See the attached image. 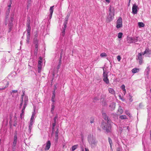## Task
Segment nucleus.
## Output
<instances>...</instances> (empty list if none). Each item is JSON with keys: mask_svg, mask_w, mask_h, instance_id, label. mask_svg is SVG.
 Instances as JSON below:
<instances>
[{"mask_svg": "<svg viewBox=\"0 0 151 151\" xmlns=\"http://www.w3.org/2000/svg\"><path fill=\"white\" fill-rule=\"evenodd\" d=\"M88 140L92 148H94L96 146L98 141L93 135H89L88 137Z\"/></svg>", "mask_w": 151, "mask_h": 151, "instance_id": "obj_1", "label": "nucleus"}, {"mask_svg": "<svg viewBox=\"0 0 151 151\" xmlns=\"http://www.w3.org/2000/svg\"><path fill=\"white\" fill-rule=\"evenodd\" d=\"M101 128L107 132H110L111 129V124L110 122L108 121L107 123L102 122L101 125Z\"/></svg>", "mask_w": 151, "mask_h": 151, "instance_id": "obj_2", "label": "nucleus"}, {"mask_svg": "<svg viewBox=\"0 0 151 151\" xmlns=\"http://www.w3.org/2000/svg\"><path fill=\"white\" fill-rule=\"evenodd\" d=\"M28 97L27 96H25L24 98V105L23 108L22 110V113L20 115V117L21 119H22L23 118L24 116V111L25 109V108L26 106L27 103L28 102Z\"/></svg>", "mask_w": 151, "mask_h": 151, "instance_id": "obj_3", "label": "nucleus"}, {"mask_svg": "<svg viewBox=\"0 0 151 151\" xmlns=\"http://www.w3.org/2000/svg\"><path fill=\"white\" fill-rule=\"evenodd\" d=\"M103 79L104 81L107 84L109 83V80L108 78V73L104 70V68H103Z\"/></svg>", "mask_w": 151, "mask_h": 151, "instance_id": "obj_4", "label": "nucleus"}, {"mask_svg": "<svg viewBox=\"0 0 151 151\" xmlns=\"http://www.w3.org/2000/svg\"><path fill=\"white\" fill-rule=\"evenodd\" d=\"M116 24V27L117 29L120 28L122 27V19L121 17L119 18L117 21Z\"/></svg>", "mask_w": 151, "mask_h": 151, "instance_id": "obj_5", "label": "nucleus"}, {"mask_svg": "<svg viewBox=\"0 0 151 151\" xmlns=\"http://www.w3.org/2000/svg\"><path fill=\"white\" fill-rule=\"evenodd\" d=\"M30 18L29 17L28 18L27 23V34L30 35V31L31 30V27H30Z\"/></svg>", "mask_w": 151, "mask_h": 151, "instance_id": "obj_6", "label": "nucleus"}, {"mask_svg": "<svg viewBox=\"0 0 151 151\" xmlns=\"http://www.w3.org/2000/svg\"><path fill=\"white\" fill-rule=\"evenodd\" d=\"M111 6L110 7L109 10V12H110L109 15L108 17L109 18H110L109 19V21H110L112 20L113 19L114 16V11L111 10Z\"/></svg>", "mask_w": 151, "mask_h": 151, "instance_id": "obj_7", "label": "nucleus"}, {"mask_svg": "<svg viewBox=\"0 0 151 151\" xmlns=\"http://www.w3.org/2000/svg\"><path fill=\"white\" fill-rule=\"evenodd\" d=\"M136 59L138 60L139 64L141 65L143 62L142 57L141 53H139L138 54Z\"/></svg>", "mask_w": 151, "mask_h": 151, "instance_id": "obj_8", "label": "nucleus"}, {"mask_svg": "<svg viewBox=\"0 0 151 151\" xmlns=\"http://www.w3.org/2000/svg\"><path fill=\"white\" fill-rule=\"evenodd\" d=\"M116 103L114 102H112L110 103L109 106V109L111 111H113L115 108Z\"/></svg>", "mask_w": 151, "mask_h": 151, "instance_id": "obj_9", "label": "nucleus"}, {"mask_svg": "<svg viewBox=\"0 0 151 151\" xmlns=\"http://www.w3.org/2000/svg\"><path fill=\"white\" fill-rule=\"evenodd\" d=\"M138 6L135 4H134L132 7V12L133 14H135L137 13V8Z\"/></svg>", "mask_w": 151, "mask_h": 151, "instance_id": "obj_10", "label": "nucleus"}, {"mask_svg": "<svg viewBox=\"0 0 151 151\" xmlns=\"http://www.w3.org/2000/svg\"><path fill=\"white\" fill-rule=\"evenodd\" d=\"M51 146V142L50 141L48 140L47 141L46 143V145L44 150H48Z\"/></svg>", "mask_w": 151, "mask_h": 151, "instance_id": "obj_11", "label": "nucleus"}, {"mask_svg": "<svg viewBox=\"0 0 151 151\" xmlns=\"http://www.w3.org/2000/svg\"><path fill=\"white\" fill-rule=\"evenodd\" d=\"M17 134H15L14 135V140L13 142L12 146H13L14 147H16V145L17 143Z\"/></svg>", "mask_w": 151, "mask_h": 151, "instance_id": "obj_12", "label": "nucleus"}, {"mask_svg": "<svg viewBox=\"0 0 151 151\" xmlns=\"http://www.w3.org/2000/svg\"><path fill=\"white\" fill-rule=\"evenodd\" d=\"M34 122H32V121H30V122H29V126L28 132L30 133V132H31V130L32 128L33 124Z\"/></svg>", "mask_w": 151, "mask_h": 151, "instance_id": "obj_13", "label": "nucleus"}, {"mask_svg": "<svg viewBox=\"0 0 151 151\" xmlns=\"http://www.w3.org/2000/svg\"><path fill=\"white\" fill-rule=\"evenodd\" d=\"M123 112V110L122 109V107L119 106L117 111V114L119 115L121 114Z\"/></svg>", "mask_w": 151, "mask_h": 151, "instance_id": "obj_14", "label": "nucleus"}, {"mask_svg": "<svg viewBox=\"0 0 151 151\" xmlns=\"http://www.w3.org/2000/svg\"><path fill=\"white\" fill-rule=\"evenodd\" d=\"M34 43L35 44V50H38V40L37 39L34 38Z\"/></svg>", "mask_w": 151, "mask_h": 151, "instance_id": "obj_15", "label": "nucleus"}, {"mask_svg": "<svg viewBox=\"0 0 151 151\" xmlns=\"http://www.w3.org/2000/svg\"><path fill=\"white\" fill-rule=\"evenodd\" d=\"M150 68L149 66L147 67L145 70L144 72L145 74L147 76H148L149 75L150 71Z\"/></svg>", "mask_w": 151, "mask_h": 151, "instance_id": "obj_16", "label": "nucleus"}, {"mask_svg": "<svg viewBox=\"0 0 151 151\" xmlns=\"http://www.w3.org/2000/svg\"><path fill=\"white\" fill-rule=\"evenodd\" d=\"M69 16L68 15L66 18H65V20L63 23L64 27H67V23Z\"/></svg>", "mask_w": 151, "mask_h": 151, "instance_id": "obj_17", "label": "nucleus"}, {"mask_svg": "<svg viewBox=\"0 0 151 151\" xmlns=\"http://www.w3.org/2000/svg\"><path fill=\"white\" fill-rule=\"evenodd\" d=\"M35 110H34L33 112L32 115L31 116L30 121L34 122L35 121Z\"/></svg>", "mask_w": 151, "mask_h": 151, "instance_id": "obj_18", "label": "nucleus"}, {"mask_svg": "<svg viewBox=\"0 0 151 151\" xmlns=\"http://www.w3.org/2000/svg\"><path fill=\"white\" fill-rule=\"evenodd\" d=\"M55 104L54 103H52L51 105V112L52 114H53L54 113V110L55 109Z\"/></svg>", "mask_w": 151, "mask_h": 151, "instance_id": "obj_19", "label": "nucleus"}, {"mask_svg": "<svg viewBox=\"0 0 151 151\" xmlns=\"http://www.w3.org/2000/svg\"><path fill=\"white\" fill-rule=\"evenodd\" d=\"M139 71V69L137 68H134L132 70V72L133 73H135Z\"/></svg>", "mask_w": 151, "mask_h": 151, "instance_id": "obj_20", "label": "nucleus"}, {"mask_svg": "<svg viewBox=\"0 0 151 151\" xmlns=\"http://www.w3.org/2000/svg\"><path fill=\"white\" fill-rule=\"evenodd\" d=\"M131 40H132V41L130 42H133L134 43L137 42L138 41L137 37H132V38H130Z\"/></svg>", "mask_w": 151, "mask_h": 151, "instance_id": "obj_21", "label": "nucleus"}, {"mask_svg": "<svg viewBox=\"0 0 151 151\" xmlns=\"http://www.w3.org/2000/svg\"><path fill=\"white\" fill-rule=\"evenodd\" d=\"M108 90L109 93L112 94H115V91L113 88H108Z\"/></svg>", "mask_w": 151, "mask_h": 151, "instance_id": "obj_22", "label": "nucleus"}, {"mask_svg": "<svg viewBox=\"0 0 151 151\" xmlns=\"http://www.w3.org/2000/svg\"><path fill=\"white\" fill-rule=\"evenodd\" d=\"M121 88L122 89V90L124 91V95H125L126 93V90L125 89V86L124 85H122L121 86Z\"/></svg>", "mask_w": 151, "mask_h": 151, "instance_id": "obj_23", "label": "nucleus"}, {"mask_svg": "<svg viewBox=\"0 0 151 151\" xmlns=\"http://www.w3.org/2000/svg\"><path fill=\"white\" fill-rule=\"evenodd\" d=\"M54 6H53L50 7V9H49V11L50 12V14H52L54 10Z\"/></svg>", "mask_w": 151, "mask_h": 151, "instance_id": "obj_24", "label": "nucleus"}, {"mask_svg": "<svg viewBox=\"0 0 151 151\" xmlns=\"http://www.w3.org/2000/svg\"><path fill=\"white\" fill-rule=\"evenodd\" d=\"M119 118L121 119H127V116L125 115H122L119 116Z\"/></svg>", "mask_w": 151, "mask_h": 151, "instance_id": "obj_25", "label": "nucleus"}, {"mask_svg": "<svg viewBox=\"0 0 151 151\" xmlns=\"http://www.w3.org/2000/svg\"><path fill=\"white\" fill-rule=\"evenodd\" d=\"M108 139H109V144L110 145V147L111 148V149L112 145V141L111 139L109 137L108 138Z\"/></svg>", "mask_w": 151, "mask_h": 151, "instance_id": "obj_26", "label": "nucleus"}, {"mask_svg": "<svg viewBox=\"0 0 151 151\" xmlns=\"http://www.w3.org/2000/svg\"><path fill=\"white\" fill-rule=\"evenodd\" d=\"M67 27H64L63 28V30L62 32V35L63 36H64L65 35V31Z\"/></svg>", "mask_w": 151, "mask_h": 151, "instance_id": "obj_27", "label": "nucleus"}, {"mask_svg": "<svg viewBox=\"0 0 151 151\" xmlns=\"http://www.w3.org/2000/svg\"><path fill=\"white\" fill-rule=\"evenodd\" d=\"M138 26L139 27H143L145 26L144 24L142 22H139L138 23Z\"/></svg>", "mask_w": 151, "mask_h": 151, "instance_id": "obj_28", "label": "nucleus"}, {"mask_svg": "<svg viewBox=\"0 0 151 151\" xmlns=\"http://www.w3.org/2000/svg\"><path fill=\"white\" fill-rule=\"evenodd\" d=\"M78 145H76L73 146L72 147L71 150L72 151H74L76 150L78 147Z\"/></svg>", "mask_w": 151, "mask_h": 151, "instance_id": "obj_29", "label": "nucleus"}, {"mask_svg": "<svg viewBox=\"0 0 151 151\" xmlns=\"http://www.w3.org/2000/svg\"><path fill=\"white\" fill-rule=\"evenodd\" d=\"M58 133H57V132H55V140L56 142H57L58 141Z\"/></svg>", "mask_w": 151, "mask_h": 151, "instance_id": "obj_30", "label": "nucleus"}, {"mask_svg": "<svg viewBox=\"0 0 151 151\" xmlns=\"http://www.w3.org/2000/svg\"><path fill=\"white\" fill-rule=\"evenodd\" d=\"M125 112L126 114L128 116L130 117L131 116V115L130 114V113L129 112V111L127 110H126L125 111Z\"/></svg>", "mask_w": 151, "mask_h": 151, "instance_id": "obj_31", "label": "nucleus"}, {"mask_svg": "<svg viewBox=\"0 0 151 151\" xmlns=\"http://www.w3.org/2000/svg\"><path fill=\"white\" fill-rule=\"evenodd\" d=\"M38 72L40 73L41 72V68H42V65H38Z\"/></svg>", "mask_w": 151, "mask_h": 151, "instance_id": "obj_32", "label": "nucleus"}, {"mask_svg": "<svg viewBox=\"0 0 151 151\" xmlns=\"http://www.w3.org/2000/svg\"><path fill=\"white\" fill-rule=\"evenodd\" d=\"M30 35L29 34H27V43H29V39H30Z\"/></svg>", "mask_w": 151, "mask_h": 151, "instance_id": "obj_33", "label": "nucleus"}, {"mask_svg": "<svg viewBox=\"0 0 151 151\" xmlns=\"http://www.w3.org/2000/svg\"><path fill=\"white\" fill-rule=\"evenodd\" d=\"M55 98V94L54 93L52 96L51 99L52 102H53V103H54V102H55V100H54Z\"/></svg>", "mask_w": 151, "mask_h": 151, "instance_id": "obj_34", "label": "nucleus"}, {"mask_svg": "<svg viewBox=\"0 0 151 151\" xmlns=\"http://www.w3.org/2000/svg\"><path fill=\"white\" fill-rule=\"evenodd\" d=\"M123 35V34L122 32H119L118 33V37L119 38H121Z\"/></svg>", "mask_w": 151, "mask_h": 151, "instance_id": "obj_35", "label": "nucleus"}, {"mask_svg": "<svg viewBox=\"0 0 151 151\" xmlns=\"http://www.w3.org/2000/svg\"><path fill=\"white\" fill-rule=\"evenodd\" d=\"M100 56L101 57H106L107 56V54L104 53H102L100 54Z\"/></svg>", "mask_w": 151, "mask_h": 151, "instance_id": "obj_36", "label": "nucleus"}, {"mask_svg": "<svg viewBox=\"0 0 151 151\" xmlns=\"http://www.w3.org/2000/svg\"><path fill=\"white\" fill-rule=\"evenodd\" d=\"M17 120V117L16 116H14V120L15 121L14 122V126H16L17 125V123L16 121Z\"/></svg>", "mask_w": 151, "mask_h": 151, "instance_id": "obj_37", "label": "nucleus"}, {"mask_svg": "<svg viewBox=\"0 0 151 151\" xmlns=\"http://www.w3.org/2000/svg\"><path fill=\"white\" fill-rule=\"evenodd\" d=\"M23 95H22V98H21V103L20 104V106L21 107L23 104Z\"/></svg>", "mask_w": 151, "mask_h": 151, "instance_id": "obj_38", "label": "nucleus"}, {"mask_svg": "<svg viewBox=\"0 0 151 151\" xmlns=\"http://www.w3.org/2000/svg\"><path fill=\"white\" fill-rule=\"evenodd\" d=\"M9 9H10L9 8H8V10H7V11H6V19H7L8 18L7 16H8L9 14V12H10Z\"/></svg>", "mask_w": 151, "mask_h": 151, "instance_id": "obj_39", "label": "nucleus"}, {"mask_svg": "<svg viewBox=\"0 0 151 151\" xmlns=\"http://www.w3.org/2000/svg\"><path fill=\"white\" fill-rule=\"evenodd\" d=\"M130 38H132V37H129L128 38L127 41H128V42L129 43H133V42H131L132 41V40H131Z\"/></svg>", "mask_w": 151, "mask_h": 151, "instance_id": "obj_40", "label": "nucleus"}, {"mask_svg": "<svg viewBox=\"0 0 151 151\" xmlns=\"http://www.w3.org/2000/svg\"><path fill=\"white\" fill-rule=\"evenodd\" d=\"M149 50L148 48L146 49L145 51V53H146V54H149Z\"/></svg>", "mask_w": 151, "mask_h": 151, "instance_id": "obj_41", "label": "nucleus"}, {"mask_svg": "<svg viewBox=\"0 0 151 151\" xmlns=\"http://www.w3.org/2000/svg\"><path fill=\"white\" fill-rule=\"evenodd\" d=\"M13 25V24L12 22H11L10 21V22L8 24V27H12Z\"/></svg>", "mask_w": 151, "mask_h": 151, "instance_id": "obj_42", "label": "nucleus"}, {"mask_svg": "<svg viewBox=\"0 0 151 151\" xmlns=\"http://www.w3.org/2000/svg\"><path fill=\"white\" fill-rule=\"evenodd\" d=\"M121 59V57L120 55H118L117 56V59L119 61H120Z\"/></svg>", "mask_w": 151, "mask_h": 151, "instance_id": "obj_43", "label": "nucleus"}, {"mask_svg": "<svg viewBox=\"0 0 151 151\" xmlns=\"http://www.w3.org/2000/svg\"><path fill=\"white\" fill-rule=\"evenodd\" d=\"M9 27V29L8 30V32H10L12 30V27Z\"/></svg>", "mask_w": 151, "mask_h": 151, "instance_id": "obj_44", "label": "nucleus"}, {"mask_svg": "<svg viewBox=\"0 0 151 151\" xmlns=\"http://www.w3.org/2000/svg\"><path fill=\"white\" fill-rule=\"evenodd\" d=\"M12 0H10V1L9 4V5H8L9 8L10 9V8L11 7V5L12 4Z\"/></svg>", "mask_w": 151, "mask_h": 151, "instance_id": "obj_45", "label": "nucleus"}, {"mask_svg": "<svg viewBox=\"0 0 151 151\" xmlns=\"http://www.w3.org/2000/svg\"><path fill=\"white\" fill-rule=\"evenodd\" d=\"M8 85H9V83H7L6 84V86L5 87H4V88H1V90H3V89H5V88H6V87H7L8 86Z\"/></svg>", "mask_w": 151, "mask_h": 151, "instance_id": "obj_46", "label": "nucleus"}, {"mask_svg": "<svg viewBox=\"0 0 151 151\" xmlns=\"http://www.w3.org/2000/svg\"><path fill=\"white\" fill-rule=\"evenodd\" d=\"M42 61L40 60H39L38 62V65H42Z\"/></svg>", "mask_w": 151, "mask_h": 151, "instance_id": "obj_47", "label": "nucleus"}, {"mask_svg": "<svg viewBox=\"0 0 151 151\" xmlns=\"http://www.w3.org/2000/svg\"><path fill=\"white\" fill-rule=\"evenodd\" d=\"M56 122H54V123L52 124V129H54V127L56 125Z\"/></svg>", "mask_w": 151, "mask_h": 151, "instance_id": "obj_48", "label": "nucleus"}, {"mask_svg": "<svg viewBox=\"0 0 151 151\" xmlns=\"http://www.w3.org/2000/svg\"><path fill=\"white\" fill-rule=\"evenodd\" d=\"M16 147H14L13 146H12V149L13 151H15L16 150Z\"/></svg>", "mask_w": 151, "mask_h": 151, "instance_id": "obj_49", "label": "nucleus"}, {"mask_svg": "<svg viewBox=\"0 0 151 151\" xmlns=\"http://www.w3.org/2000/svg\"><path fill=\"white\" fill-rule=\"evenodd\" d=\"M13 20H14V18H13V16L11 17L10 18V21H11L10 22H13Z\"/></svg>", "mask_w": 151, "mask_h": 151, "instance_id": "obj_50", "label": "nucleus"}, {"mask_svg": "<svg viewBox=\"0 0 151 151\" xmlns=\"http://www.w3.org/2000/svg\"><path fill=\"white\" fill-rule=\"evenodd\" d=\"M37 51L38 50H35V55H37Z\"/></svg>", "mask_w": 151, "mask_h": 151, "instance_id": "obj_51", "label": "nucleus"}, {"mask_svg": "<svg viewBox=\"0 0 151 151\" xmlns=\"http://www.w3.org/2000/svg\"><path fill=\"white\" fill-rule=\"evenodd\" d=\"M102 115H103V117H104V118L105 119L106 118V114L105 113H103Z\"/></svg>", "mask_w": 151, "mask_h": 151, "instance_id": "obj_52", "label": "nucleus"}, {"mask_svg": "<svg viewBox=\"0 0 151 151\" xmlns=\"http://www.w3.org/2000/svg\"><path fill=\"white\" fill-rule=\"evenodd\" d=\"M62 58V55H60V59L59 60V63H60H60H61V58Z\"/></svg>", "mask_w": 151, "mask_h": 151, "instance_id": "obj_53", "label": "nucleus"}, {"mask_svg": "<svg viewBox=\"0 0 151 151\" xmlns=\"http://www.w3.org/2000/svg\"><path fill=\"white\" fill-rule=\"evenodd\" d=\"M57 118V116H56L54 118V122H56V119Z\"/></svg>", "mask_w": 151, "mask_h": 151, "instance_id": "obj_54", "label": "nucleus"}, {"mask_svg": "<svg viewBox=\"0 0 151 151\" xmlns=\"http://www.w3.org/2000/svg\"><path fill=\"white\" fill-rule=\"evenodd\" d=\"M17 92V90H12V92L14 93H16Z\"/></svg>", "mask_w": 151, "mask_h": 151, "instance_id": "obj_55", "label": "nucleus"}, {"mask_svg": "<svg viewBox=\"0 0 151 151\" xmlns=\"http://www.w3.org/2000/svg\"><path fill=\"white\" fill-rule=\"evenodd\" d=\"M38 34L37 33H36V34L35 35V38H37V37L38 36Z\"/></svg>", "mask_w": 151, "mask_h": 151, "instance_id": "obj_56", "label": "nucleus"}, {"mask_svg": "<svg viewBox=\"0 0 151 151\" xmlns=\"http://www.w3.org/2000/svg\"><path fill=\"white\" fill-rule=\"evenodd\" d=\"M52 15V14L51 15V14H50V16H49V19H51V18Z\"/></svg>", "mask_w": 151, "mask_h": 151, "instance_id": "obj_57", "label": "nucleus"}, {"mask_svg": "<svg viewBox=\"0 0 151 151\" xmlns=\"http://www.w3.org/2000/svg\"><path fill=\"white\" fill-rule=\"evenodd\" d=\"M107 2L109 3L110 2V0H105Z\"/></svg>", "mask_w": 151, "mask_h": 151, "instance_id": "obj_58", "label": "nucleus"}, {"mask_svg": "<svg viewBox=\"0 0 151 151\" xmlns=\"http://www.w3.org/2000/svg\"><path fill=\"white\" fill-rule=\"evenodd\" d=\"M116 150H117V151H120L119 148V147L117 148Z\"/></svg>", "mask_w": 151, "mask_h": 151, "instance_id": "obj_59", "label": "nucleus"}, {"mask_svg": "<svg viewBox=\"0 0 151 151\" xmlns=\"http://www.w3.org/2000/svg\"><path fill=\"white\" fill-rule=\"evenodd\" d=\"M39 59L40 60H40L41 61L42 60V57H39Z\"/></svg>", "mask_w": 151, "mask_h": 151, "instance_id": "obj_60", "label": "nucleus"}, {"mask_svg": "<svg viewBox=\"0 0 151 151\" xmlns=\"http://www.w3.org/2000/svg\"><path fill=\"white\" fill-rule=\"evenodd\" d=\"M85 151H89V150L88 149L85 148Z\"/></svg>", "mask_w": 151, "mask_h": 151, "instance_id": "obj_61", "label": "nucleus"}, {"mask_svg": "<svg viewBox=\"0 0 151 151\" xmlns=\"http://www.w3.org/2000/svg\"><path fill=\"white\" fill-rule=\"evenodd\" d=\"M146 54V53H145V51H144L142 53V55H144L145 54Z\"/></svg>", "mask_w": 151, "mask_h": 151, "instance_id": "obj_62", "label": "nucleus"}, {"mask_svg": "<svg viewBox=\"0 0 151 151\" xmlns=\"http://www.w3.org/2000/svg\"><path fill=\"white\" fill-rule=\"evenodd\" d=\"M150 139L151 140V130L150 131Z\"/></svg>", "mask_w": 151, "mask_h": 151, "instance_id": "obj_63", "label": "nucleus"}, {"mask_svg": "<svg viewBox=\"0 0 151 151\" xmlns=\"http://www.w3.org/2000/svg\"><path fill=\"white\" fill-rule=\"evenodd\" d=\"M55 132H57V133H58V129H57L56 130V131Z\"/></svg>", "mask_w": 151, "mask_h": 151, "instance_id": "obj_64", "label": "nucleus"}]
</instances>
